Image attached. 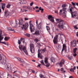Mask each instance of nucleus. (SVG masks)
Returning <instances> with one entry per match:
<instances>
[{"mask_svg":"<svg viewBox=\"0 0 78 78\" xmlns=\"http://www.w3.org/2000/svg\"><path fill=\"white\" fill-rule=\"evenodd\" d=\"M57 23H58V27L60 29H63L64 28V25L65 24L64 20L59 19H56Z\"/></svg>","mask_w":78,"mask_h":78,"instance_id":"1","label":"nucleus"},{"mask_svg":"<svg viewBox=\"0 0 78 78\" xmlns=\"http://www.w3.org/2000/svg\"><path fill=\"white\" fill-rule=\"evenodd\" d=\"M18 43L19 44V48L20 50L22 51V52H24L27 55H28V54L27 52V51L26 49V47L24 46H23L22 45H20L21 44V42L20 41V40H19L18 41Z\"/></svg>","mask_w":78,"mask_h":78,"instance_id":"2","label":"nucleus"},{"mask_svg":"<svg viewBox=\"0 0 78 78\" xmlns=\"http://www.w3.org/2000/svg\"><path fill=\"white\" fill-rule=\"evenodd\" d=\"M45 51H46V49L45 48L41 50H39V48L38 51V58H40L41 59H44V56L42 55V53H44Z\"/></svg>","mask_w":78,"mask_h":78,"instance_id":"3","label":"nucleus"},{"mask_svg":"<svg viewBox=\"0 0 78 78\" xmlns=\"http://www.w3.org/2000/svg\"><path fill=\"white\" fill-rule=\"evenodd\" d=\"M71 14L72 18H74L75 19H76L78 20V16H77V13L76 11L71 12Z\"/></svg>","mask_w":78,"mask_h":78,"instance_id":"4","label":"nucleus"},{"mask_svg":"<svg viewBox=\"0 0 78 78\" xmlns=\"http://www.w3.org/2000/svg\"><path fill=\"white\" fill-rule=\"evenodd\" d=\"M30 51L32 53H34L35 49L34 44H31L30 45Z\"/></svg>","mask_w":78,"mask_h":78,"instance_id":"5","label":"nucleus"},{"mask_svg":"<svg viewBox=\"0 0 78 78\" xmlns=\"http://www.w3.org/2000/svg\"><path fill=\"white\" fill-rule=\"evenodd\" d=\"M44 62L46 64V67H48L50 65V63L48 62V58L47 57H45L44 58Z\"/></svg>","mask_w":78,"mask_h":78,"instance_id":"6","label":"nucleus"},{"mask_svg":"<svg viewBox=\"0 0 78 78\" xmlns=\"http://www.w3.org/2000/svg\"><path fill=\"white\" fill-rule=\"evenodd\" d=\"M72 47H75L76 45V41L75 40L71 41L70 43Z\"/></svg>","mask_w":78,"mask_h":78,"instance_id":"7","label":"nucleus"},{"mask_svg":"<svg viewBox=\"0 0 78 78\" xmlns=\"http://www.w3.org/2000/svg\"><path fill=\"white\" fill-rule=\"evenodd\" d=\"M38 21L37 20H36V26H37V28H38L39 30H40L41 28V27H42V23L40 22V23L38 24Z\"/></svg>","mask_w":78,"mask_h":78,"instance_id":"8","label":"nucleus"},{"mask_svg":"<svg viewBox=\"0 0 78 78\" xmlns=\"http://www.w3.org/2000/svg\"><path fill=\"white\" fill-rule=\"evenodd\" d=\"M59 35H56L54 37L53 42L55 44H57V41H58V38Z\"/></svg>","mask_w":78,"mask_h":78,"instance_id":"9","label":"nucleus"},{"mask_svg":"<svg viewBox=\"0 0 78 78\" xmlns=\"http://www.w3.org/2000/svg\"><path fill=\"white\" fill-rule=\"evenodd\" d=\"M48 19L49 20H50V21L52 22H55L54 20V17H53L51 15H48Z\"/></svg>","mask_w":78,"mask_h":78,"instance_id":"10","label":"nucleus"},{"mask_svg":"<svg viewBox=\"0 0 78 78\" xmlns=\"http://www.w3.org/2000/svg\"><path fill=\"white\" fill-rule=\"evenodd\" d=\"M28 23H26L25 25L24 24L23 25V27H21L22 29H24L25 30H26L27 28H28Z\"/></svg>","mask_w":78,"mask_h":78,"instance_id":"11","label":"nucleus"},{"mask_svg":"<svg viewBox=\"0 0 78 78\" xmlns=\"http://www.w3.org/2000/svg\"><path fill=\"white\" fill-rule=\"evenodd\" d=\"M7 62L6 56H4L2 58V64H5Z\"/></svg>","mask_w":78,"mask_h":78,"instance_id":"12","label":"nucleus"},{"mask_svg":"<svg viewBox=\"0 0 78 78\" xmlns=\"http://www.w3.org/2000/svg\"><path fill=\"white\" fill-rule=\"evenodd\" d=\"M4 13V16L5 17H8L9 16V11H6Z\"/></svg>","mask_w":78,"mask_h":78,"instance_id":"13","label":"nucleus"},{"mask_svg":"<svg viewBox=\"0 0 78 78\" xmlns=\"http://www.w3.org/2000/svg\"><path fill=\"white\" fill-rule=\"evenodd\" d=\"M30 32H33L35 30V29H34V26L33 24H30Z\"/></svg>","mask_w":78,"mask_h":78,"instance_id":"14","label":"nucleus"},{"mask_svg":"<svg viewBox=\"0 0 78 78\" xmlns=\"http://www.w3.org/2000/svg\"><path fill=\"white\" fill-rule=\"evenodd\" d=\"M2 30L0 28V42H1V41L3 39L4 37L2 36Z\"/></svg>","mask_w":78,"mask_h":78,"instance_id":"15","label":"nucleus"},{"mask_svg":"<svg viewBox=\"0 0 78 78\" xmlns=\"http://www.w3.org/2000/svg\"><path fill=\"white\" fill-rule=\"evenodd\" d=\"M64 63H65V61L64 59H62L60 61L59 65L60 67H62V65L64 64Z\"/></svg>","mask_w":78,"mask_h":78,"instance_id":"16","label":"nucleus"},{"mask_svg":"<svg viewBox=\"0 0 78 78\" xmlns=\"http://www.w3.org/2000/svg\"><path fill=\"white\" fill-rule=\"evenodd\" d=\"M8 30L10 31H12L13 33H15L16 31L14 30L13 29L11 28V27H8L7 28Z\"/></svg>","mask_w":78,"mask_h":78,"instance_id":"17","label":"nucleus"},{"mask_svg":"<svg viewBox=\"0 0 78 78\" xmlns=\"http://www.w3.org/2000/svg\"><path fill=\"white\" fill-rule=\"evenodd\" d=\"M1 5L3 11H4V9L5 8V4L2 3L0 4Z\"/></svg>","mask_w":78,"mask_h":78,"instance_id":"18","label":"nucleus"},{"mask_svg":"<svg viewBox=\"0 0 78 78\" xmlns=\"http://www.w3.org/2000/svg\"><path fill=\"white\" fill-rule=\"evenodd\" d=\"M18 61H19V62H21V63H24L25 62H24V61L22 58H18Z\"/></svg>","mask_w":78,"mask_h":78,"instance_id":"19","label":"nucleus"},{"mask_svg":"<svg viewBox=\"0 0 78 78\" xmlns=\"http://www.w3.org/2000/svg\"><path fill=\"white\" fill-rule=\"evenodd\" d=\"M64 49H66V44H63V48L62 51V53L64 51Z\"/></svg>","mask_w":78,"mask_h":78,"instance_id":"20","label":"nucleus"},{"mask_svg":"<svg viewBox=\"0 0 78 78\" xmlns=\"http://www.w3.org/2000/svg\"><path fill=\"white\" fill-rule=\"evenodd\" d=\"M23 20H20L19 22V24L20 25H23Z\"/></svg>","mask_w":78,"mask_h":78,"instance_id":"21","label":"nucleus"},{"mask_svg":"<svg viewBox=\"0 0 78 78\" xmlns=\"http://www.w3.org/2000/svg\"><path fill=\"white\" fill-rule=\"evenodd\" d=\"M51 61L52 62H55V58L53 57H52L51 58Z\"/></svg>","mask_w":78,"mask_h":78,"instance_id":"22","label":"nucleus"},{"mask_svg":"<svg viewBox=\"0 0 78 78\" xmlns=\"http://www.w3.org/2000/svg\"><path fill=\"white\" fill-rule=\"evenodd\" d=\"M34 34H36V35H39V30H36Z\"/></svg>","mask_w":78,"mask_h":78,"instance_id":"23","label":"nucleus"},{"mask_svg":"<svg viewBox=\"0 0 78 78\" xmlns=\"http://www.w3.org/2000/svg\"><path fill=\"white\" fill-rule=\"evenodd\" d=\"M39 9L40 11H41V13H43L44 12V9H42L41 7H40L39 8Z\"/></svg>","mask_w":78,"mask_h":78,"instance_id":"24","label":"nucleus"},{"mask_svg":"<svg viewBox=\"0 0 78 78\" xmlns=\"http://www.w3.org/2000/svg\"><path fill=\"white\" fill-rule=\"evenodd\" d=\"M11 6V4L8 3L7 5V8H10V6Z\"/></svg>","mask_w":78,"mask_h":78,"instance_id":"25","label":"nucleus"},{"mask_svg":"<svg viewBox=\"0 0 78 78\" xmlns=\"http://www.w3.org/2000/svg\"><path fill=\"white\" fill-rule=\"evenodd\" d=\"M10 64H7L6 67V69H8H8H9V67H10Z\"/></svg>","mask_w":78,"mask_h":78,"instance_id":"26","label":"nucleus"},{"mask_svg":"<svg viewBox=\"0 0 78 78\" xmlns=\"http://www.w3.org/2000/svg\"><path fill=\"white\" fill-rule=\"evenodd\" d=\"M76 50H77V48H75L73 49V52L74 53H75L76 52Z\"/></svg>","mask_w":78,"mask_h":78,"instance_id":"27","label":"nucleus"},{"mask_svg":"<svg viewBox=\"0 0 78 78\" xmlns=\"http://www.w3.org/2000/svg\"><path fill=\"white\" fill-rule=\"evenodd\" d=\"M9 39V38H8V37H5L4 38V40L5 41H8Z\"/></svg>","mask_w":78,"mask_h":78,"instance_id":"28","label":"nucleus"},{"mask_svg":"<svg viewBox=\"0 0 78 78\" xmlns=\"http://www.w3.org/2000/svg\"><path fill=\"white\" fill-rule=\"evenodd\" d=\"M62 10L63 11L66 12V11H67V8L66 7H63L62 9Z\"/></svg>","mask_w":78,"mask_h":78,"instance_id":"29","label":"nucleus"},{"mask_svg":"<svg viewBox=\"0 0 78 78\" xmlns=\"http://www.w3.org/2000/svg\"><path fill=\"white\" fill-rule=\"evenodd\" d=\"M66 6H67V4H63L62 5V8H65V7H66Z\"/></svg>","mask_w":78,"mask_h":78,"instance_id":"30","label":"nucleus"},{"mask_svg":"<svg viewBox=\"0 0 78 78\" xmlns=\"http://www.w3.org/2000/svg\"><path fill=\"white\" fill-rule=\"evenodd\" d=\"M73 9V7H72L71 8H70L69 9V11H70V12H71V13H72V9Z\"/></svg>","mask_w":78,"mask_h":78,"instance_id":"31","label":"nucleus"},{"mask_svg":"<svg viewBox=\"0 0 78 78\" xmlns=\"http://www.w3.org/2000/svg\"><path fill=\"white\" fill-rule=\"evenodd\" d=\"M62 9H61L60 10V12H59V15H61V14H62Z\"/></svg>","mask_w":78,"mask_h":78,"instance_id":"32","label":"nucleus"},{"mask_svg":"<svg viewBox=\"0 0 78 78\" xmlns=\"http://www.w3.org/2000/svg\"><path fill=\"white\" fill-rule=\"evenodd\" d=\"M71 3L72 5H73V6L74 7H75V6H76L75 5H76V4H75V3H74L73 2H71Z\"/></svg>","mask_w":78,"mask_h":78,"instance_id":"33","label":"nucleus"},{"mask_svg":"<svg viewBox=\"0 0 78 78\" xmlns=\"http://www.w3.org/2000/svg\"><path fill=\"white\" fill-rule=\"evenodd\" d=\"M40 62H41V64H43L44 66V65H45L44 64V60H41Z\"/></svg>","mask_w":78,"mask_h":78,"instance_id":"34","label":"nucleus"},{"mask_svg":"<svg viewBox=\"0 0 78 78\" xmlns=\"http://www.w3.org/2000/svg\"><path fill=\"white\" fill-rule=\"evenodd\" d=\"M26 36H27V37H29L30 36V34H26Z\"/></svg>","mask_w":78,"mask_h":78,"instance_id":"35","label":"nucleus"},{"mask_svg":"<svg viewBox=\"0 0 78 78\" xmlns=\"http://www.w3.org/2000/svg\"><path fill=\"white\" fill-rule=\"evenodd\" d=\"M70 70L71 72H74V70L73 68H71L70 69Z\"/></svg>","mask_w":78,"mask_h":78,"instance_id":"36","label":"nucleus"},{"mask_svg":"<svg viewBox=\"0 0 78 78\" xmlns=\"http://www.w3.org/2000/svg\"><path fill=\"white\" fill-rule=\"evenodd\" d=\"M63 16H64L65 17H66V13L65 12H63Z\"/></svg>","mask_w":78,"mask_h":78,"instance_id":"37","label":"nucleus"},{"mask_svg":"<svg viewBox=\"0 0 78 78\" xmlns=\"http://www.w3.org/2000/svg\"><path fill=\"white\" fill-rule=\"evenodd\" d=\"M46 28H47V30H50V28L48 26H46Z\"/></svg>","mask_w":78,"mask_h":78,"instance_id":"38","label":"nucleus"},{"mask_svg":"<svg viewBox=\"0 0 78 78\" xmlns=\"http://www.w3.org/2000/svg\"><path fill=\"white\" fill-rule=\"evenodd\" d=\"M0 43H2V44H5V45H7V44H6V43H5V42H1H1H0Z\"/></svg>","mask_w":78,"mask_h":78,"instance_id":"39","label":"nucleus"},{"mask_svg":"<svg viewBox=\"0 0 78 78\" xmlns=\"http://www.w3.org/2000/svg\"><path fill=\"white\" fill-rule=\"evenodd\" d=\"M34 41H36V42H37L39 41V39L36 38L35 39Z\"/></svg>","mask_w":78,"mask_h":78,"instance_id":"40","label":"nucleus"},{"mask_svg":"<svg viewBox=\"0 0 78 78\" xmlns=\"http://www.w3.org/2000/svg\"><path fill=\"white\" fill-rule=\"evenodd\" d=\"M2 59V55L0 54V61H1Z\"/></svg>","mask_w":78,"mask_h":78,"instance_id":"41","label":"nucleus"},{"mask_svg":"<svg viewBox=\"0 0 78 78\" xmlns=\"http://www.w3.org/2000/svg\"><path fill=\"white\" fill-rule=\"evenodd\" d=\"M33 5V2H31L30 4V6H32Z\"/></svg>","mask_w":78,"mask_h":78,"instance_id":"42","label":"nucleus"},{"mask_svg":"<svg viewBox=\"0 0 78 78\" xmlns=\"http://www.w3.org/2000/svg\"><path fill=\"white\" fill-rule=\"evenodd\" d=\"M41 64H38L37 65V67H39L40 68H41Z\"/></svg>","mask_w":78,"mask_h":78,"instance_id":"43","label":"nucleus"},{"mask_svg":"<svg viewBox=\"0 0 78 78\" xmlns=\"http://www.w3.org/2000/svg\"><path fill=\"white\" fill-rule=\"evenodd\" d=\"M20 4H23V0L22 1L20 2Z\"/></svg>","mask_w":78,"mask_h":78,"instance_id":"44","label":"nucleus"},{"mask_svg":"<svg viewBox=\"0 0 78 78\" xmlns=\"http://www.w3.org/2000/svg\"><path fill=\"white\" fill-rule=\"evenodd\" d=\"M74 54H73V56L74 57L76 56V53H74Z\"/></svg>","mask_w":78,"mask_h":78,"instance_id":"45","label":"nucleus"},{"mask_svg":"<svg viewBox=\"0 0 78 78\" xmlns=\"http://www.w3.org/2000/svg\"><path fill=\"white\" fill-rule=\"evenodd\" d=\"M24 40V38H20V41H23Z\"/></svg>","mask_w":78,"mask_h":78,"instance_id":"46","label":"nucleus"},{"mask_svg":"<svg viewBox=\"0 0 78 78\" xmlns=\"http://www.w3.org/2000/svg\"><path fill=\"white\" fill-rule=\"evenodd\" d=\"M32 72L33 73H35V71L33 70H32Z\"/></svg>","mask_w":78,"mask_h":78,"instance_id":"47","label":"nucleus"},{"mask_svg":"<svg viewBox=\"0 0 78 78\" xmlns=\"http://www.w3.org/2000/svg\"><path fill=\"white\" fill-rule=\"evenodd\" d=\"M68 59L69 60H72V58L70 57H68Z\"/></svg>","mask_w":78,"mask_h":78,"instance_id":"48","label":"nucleus"},{"mask_svg":"<svg viewBox=\"0 0 78 78\" xmlns=\"http://www.w3.org/2000/svg\"><path fill=\"white\" fill-rule=\"evenodd\" d=\"M25 20H28V19L26 17L24 18Z\"/></svg>","mask_w":78,"mask_h":78,"instance_id":"49","label":"nucleus"},{"mask_svg":"<svg viewBox=\"0 0 78 78\" xmlns=\"http://www.w3.org/2000/svg\"><path fill=\"white\" fill-rule=\"evenodd\" d=\"M61 72H63V71H64V69L63 68H61Z\"/></svg>","mask_w":78,"mask_h":78,"instance_id":"50","label":"nucleus"},{"mask_svg":"<svg viewBox=\"0 0 78 78\" xmlns=\"http://www.w3.org/2000/svg\"><path fill=\"white\" fill-rule=\"evenodd\" d=\"M23 11H25V12H27V10L25 9H23Z\"/></svg>","mask_w":78,"mask_h":78,"instance_id":"51","label":"nucleus"},{"mask_svg":"<svg viewBox=\"0 0 78 78\" xmlns=\"http://www.w3.org/2000/svg\"><path fill=\"white\" fill-rule=\"evenodd\" d=\"M76 36L78 37V32H76Z\"/></svg>","mask_w":78,"mask_h":78,"instance_id":"52","label":"nucleus"},{"mask_svg":"<svg viewBox=\"0 0 78 78\" xmlns=\"http://www.w3.org/2000/svg\"><path fill=\"white\" fill-rule=\"evenodd\" d=\"M73 69V70H75L76 69V67L75 66H74Z\"/></svg>","mask_w":78,"mask_h":78,"instance_id":"53","label":"nucleus"},{"mask_svg":"<svg viewBox=\"0 0 78 78\" xmlns=\"http://www.w3.org/2000/svg\"><path fill=\"white\" fill-rule=\"evenodd\" d=\"M75 3L76 4V6H78V3L75 2Z\"/></svg>","mask_w":78,"mask_h":78,"instance_id":"54","label":"nucleus"},{"mask_svg":"<svg viewBox=\"0 0 78 78\" xmlns=\"http://www.w3.org/2000/svg\"><path fill=\"white\" fill-rule=\"evenodd\" d=\"M56 31H59V29L58 28L56 29Z\"/></svg>","mask_w":78,"mask_h":78,"instance_id":"55","label":"nucleus"},{"mask_svg":"<svg viewBox=\"0 0 78 78\" xmlns=\"http://www.w3.org/2000/svg\"><path fill=\"white\" fill-rule=\"evenodd\" d=\"M27 8L29 9H30V7H27Z\"/></svg>","mask_w":78,"mask_h":78,"instance_id":"56","label":"nucleus"},{"mask_svg":"<svg viewBox=\"0 0 78 78\" xmlns=\"http://www.w3.org/2000/svg\"><path fill=\"white\" fill-rule=\"evenodd\" d=\"M35 8H36V9H38V8H39V7L38 6H36L35 7Z\"/></svg>","mask_w":78,"mask_h":78,"instance_id":"57","label":"nucleus"},{"mask_svg":"<svg viewBox=\"0 0 78 78\" xmlns=\"http://www.w3.org/2000/svg\"><path fill=\"white\" fill-rule=\"evenodd\" d=\"M23 8H27V6H24L23 7Z\"/></svg>","mask_w":78,"mask_h":78,"instance_id":"58","label":"nucleus"},{"mask_svg":"<svg viewBox=\"0 0 78 78\" xmlns=\"http://www.w3.org/2000/svg\"><path fill=\"white\" fill-rule=\"evenodd\" d=\"M38 44V45H39V46H41V44L39 43Z\"/></svg>","mask_w":78,"mask_h":78,"instance_id":"59","label":"nucleus"},{"mask_svg":"<svg viewBox=\"0 0 78 78\" xmlns=\"http://www.w3.org/2000/svg\"><path fill=\"white\" fill-rule=\"evenodd\" d=\"M40 77H42V75L41 74L40 75Z\"/></svg>","mask_w":78,"mask_h":78,"instance_id":"60","label":"nucleus"},{"mask_svg":"<svg viewBox=\"0 0 78 78\" xmlns=\"http://www.w3.org/2000/svg\"><path fill=\"white\" fill-rule=\"evenodd\" d=\"M36 11L37 12H39V10H36Z\"/></svg>","mask_w":78,"mask_h":78,"instance_id":"61","label":"nucleus"},{"mask_svg":"<svg viewBox=\"0 0 78 78\" xmlns=\"http://www.w3.org/2000/svg\"><path fill=\"white\" fill-rule=\"evenodd\" d=\"M15 22H16V24H17V20H15Z\"/></svg>","mask_w":78,"mask_h":78,"instance_id":"62","label":"nucleus"},{"mask_svg":"<svg viewBox=\"0 0 78 78\" xmlns=\"http://www.w3.org/2000/svg\"><path fill=\"white\" fill-rule=\"evenodd\" d=\"M32 61H33V62H35V60H32Z\"/></svg>","mask_w":78,"mask_h":78,"instance_id":"63","label":"nucleus"},{"mask_svg":"<svg viewBox=\"0 0 78 78\" xmlns=\"http://www.w3.org/2000/svg\"><path fill=\"white\" fill-rule=\"evenodd\" d=\"M69 78H72V76H70L69 77Z\"/></svg>","mask_w":78,"mask_h":78,"instance_id":"64","label":"nucleus"}]
</instances>
